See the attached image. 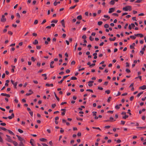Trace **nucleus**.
Returning a JSON list of instances; mask_svg holds the SVG:
<instances>
[{
    "label": "nucleus",
    "mask_w": 146,
    "mask_h": 146,
    "mask_svg": "<svg viewBox=\"0 0 146 146\" xmlns=\"http://www.w3.org/2000/svg\"><path fill=\"white\" fill-rule=\"evenodd\" d=\"M77 79V78L75 77H72L71 78V79L72 80H76Z\"/></svg>",
    "instance_id": "bb28decb"
},
{
    "label": "nucleus",
    "mask_w": 146,
    "mask_h": 146,
    "mask_svg": "<svg viewBox=\"0 0 146 146\" xmlns=\"http://www.w3.org/2000/svg\"><path fill=\"white\" fill-rule=\"evenodd\" d=\"M24 144L23 142H20V143L19 145V146H23Z\"/></svg>",
    "instance_id": "c03bdc74"
},
{
    "label": "nucleus",
    "mask_w": 146,
    "mask_h": 146,
    "mask_svg": "<svg viewBox=\"0 0 146 146\" xmlns=\"http://www.w3.org/2000/svg\"><path fill=\"white\" fill-rule=\"evenodd\" d=\"M130 38L133 40L135 39L136 38L135 36H130Z\"/></svg>",
    "instance_id": "c85d7f7f"
},
{
    "label": "nucleus",
    "mask_w": 146,
    "mask_h": 146,
    "mask_svg": "<svg viewBox=\"0 0 146 146\" xmlns=\"http://www.w3.org/2000/svg\"><path fill=\"white\" fill-rule=\"evenodd\" d=\"M105 92L107 94H109L110 93V91L109 90H107L105 91Z\"/></svg>",
    "instance_id": "72a5a7b5"
},
{
    "label": "nucleus",
    "mask_w": 146,
    "mask_h": 146,
    "mask_svg": "<svg viewBox=\"0 0 146 146\" xmlns=\"http://www.w3.org/2000/svg\"><path fill=\"white\" fill-rule=\"evenodd\" d=\"M95 64H91V65H90V66L91 68L92 67L94 66H95Z\"/></svg>",
    "instance_id": "0e129e2a"
},
{
    "label": "nucleus",
    "mask_w": 146,
    "mask_h": 146,
    "mask_svg": "<svg viewBox=\"0 0 146 146\" xmlns=\"http://www.w3.org/2000/svg\"><path fill=\"white\" fill-rule=\"evenodd\" d=\"M103 23V22L102 21H100L98 22V24L99 25H101Z\"/></svg>",
    "instance_id": "cd10ccee"
},
{
    "label": "nucleus",
    "mask_w": 146,
    "mask_h": 146,
    "mask_svg": "<svg viewBox=\"0 0 146 146\" xmlns=\"http://www.w3.org/2000/svg\"><path fill=\"white\" fill-rule=\"evenodd\" d=\"M86 91H89V92H90L92 93H93V90H91V89H87L86 90Z\"/></svg>",
    "instance_id": "49530a36"
},
{
    "label": "nucleus",
    "mask_w": 146,
    "mask_h": 146,
    "mask_svg": "<svg viewBox=\"0 0 146 146\" xmlns=\"http://www.w3.org/2000/svg\"><path fill=\"white\" fill-rule=\"evenodd\" d=\"M29 92H30L29 93H27L26 94V96H28L31 95L33 93V92L31 90H29Z\"/></svg>",
    "instance_id": "9b49d317"
},
{
    "label": "nucleus",
    "mask_w": 146,
    "mask_h": 146,
    "mask_svg": "<svg viewBox=\"0 0 146 146\" xmlns=\"http://www.w3.org/2000/svg\"><path fill=\"white\" fill-rule=\"evenodd\" d=\"M97 113V112L96 111H93L92 112V113H93V115L94 116H95L96 115V113Z\"/></svg>",
    "instance_id": "8fccbe9b"
},
{
    "label": "nucleus",
    "mask_w": 146,
    "mask_h": 146,
    "mask_svg": "<svg viewBox=\"0 0 146 146\" xmlns=\"http://www.w3.org/2000/svg\"><path fill=\"white\" fill-rule=\"evenodd\" d=\"M1 129H2V130H3L4 131H7V130H8L7 129H6V128H4V127L1 128Z\"/></svg>",
    "instance_id": "603ef678"
},
{
    "label": "nucleus",
    "mask_w": 146,
    "mask_h": 146,
    "mask_svg": "<svg viewBox=\"0 0 146 146\" xmlns=\"http://www.w3.org/2000/svg\"><path fill=\"white\" fill-rule=\"evenodd\" d=\"M109 39L110 41H114L116 39V37H114L113 38H110Z\"/></svg>",
    "instance_id": "a211bd4d"
},
{
    "label": "nucleus",
    "mask_w": 146,
    "mask_h": 146,
    "mask_svg": "<svg viewBox=\"0 0 146 146\" xmlns=\"http://www.w3.org/2000/svg\"><path fill=\"white\" fill-rule=\"evenodd\" d=\"M16 136L17 137L19 140L21 141V142H25V140L24 139L19 135H17Z\"/></svg>",
    "instance_id": "f03ea898"
},
{
    "label": "nucleus",
    "mask_w": 146,
    "mask_h": 146,
    "mask_svg": "<svg viewBox=\"0 0 146 146\" xmlns=\"http://www.w3.org/2000/svg\"><path fill=\"white\" fill-rule=\"evenodd\" d=\"M111 98V97H109L108 99L107 102H110V99Z\"/></svg>",
    "instance_id": "09e8293b"
},
{
    "label": "nucleus",
    "mask_w": 146,
    "mask_h": 146,
    "mask_svg": "<svg viewBox=\"0 0 146 146\" xmlns=\"http://www.w3.org/2000/svg\"><path fill=\"white\" fill-rule=\"evenodd\" d=\"M104 17L105 18H108V19H109L110 18V17H109L106 15H104Z\"/></svg>",
    "instance_id": "6e6d98bb"
},
{
    "label": "nucleus",
    "mask_w": 146,
    "mask_h": 146,
    "mask_svg": "<svg viewBox=\"0 0 146 146\" xmlns=\"http://www.w3.org/2000/svg\"><path fill=\"white\" fill-rule=\"evenodd\" d=\"M0 125H1L4 126L6 125V124L5 123H0Z\"/></svg>",
    "instance_id": "a18cd8bd"
},
{
    "label": "nucleus",
    "mask_w": 146,
    "mask_h": 146,
    "mask_svg": "<svg viewBox=\"0 0 146 146\" xmlns=\"http://www.w3.org/2000/svg\"><path fill=\"white\" fill-rule=\"evenodd\" d=\"M118 0H111L110 2V3L111 5H113L115 3V1L117 2Z\"/></svg>",
    "instance_id": "423d86ee"
},
{
    "label": "nucleus",
    "mask_w": 146,
    "mask_h": 146,
    "mask_svg": "<svg viewBox=\"0 0 146 146\" xmlns=\"http://www.w3.org/2000/svg\"><path fill=\"white\" fill-rule=\"evenodd\" d=\"M125 121H121V123L122 125H123L125 124Z\"/></svg>",
    "instance_id": "052dcab7"
},
{
    "label": "nucleus",
    "mask_w": 146,
    "mask_h": 146,
    "mask_svg": "<svg viewBox=\"0 0 146 146\" xmlns=\"http://www.w3.org/2000/svg\"><path fill=\"white\" fill-rule=\"evenodd\" d=\"M126 71L127 73H129L131 72L130 70L129 69H126Z\"/></svg>",
    "instance_id": "473e14b6"
},
{
    "label": "nucleus",
    "mask_w": 146,
    "mask_h": 146,
    "mask_svg": "<svg viewBox=\"0 0 146 146\" xmlns=\"http://www.w3.org/2000/svg\"><path fill=\"white\" fill-rule=\"evenodd\" d=\"M54 61H52L50 63V66L51 68H53L54 67V66L52 65L54 64Z\"/></svg>",
    "instance_id": "4468645a"
},
{
    "label": "nucleus",
    "mask_w": 146,
    "mask_h": 146,
    "mask_svg": "<svg viewBox=\"0 0 146 146\" xmlns=\"http://www.w3.org/2000/svg\"><path fill=\"white\" fill-rule=\"evenodd\" d=\"M34 142V140L32 139H31L30 141V143L31 144V145L33 146H35V145L33 143Z\"/></svg>",
    "instance_id": "ddd939ff"
},
{
    "label": "nucleus",
    "mask_w": 146,
    "mask_h": 146,
    "mask_svg": "<svg viewBox=\"0 0 146 146\" xmlns=\"http://www.w3.org/2000/svg\"><path fill=\"white\" fill-rule=\"evenodd\" d=\"M16 16L19 18H20V15L19 13H17L16 14Z\"/></svg>",
    "instance_id": "a19ab883"
},
{
    "label": "nucleus",
    "mask_w": 146,
    "mask_h": 146,
    "mask_svg": "<svg viewBox=\"0 0 146 146\" xmlns=\"http://www.w3.org/2000/svg\"><path fill=\"white\" fill-rule=\"evenodd\" d=\"M29 113H30V114L32 116V117H33V112H32V111H30L29 112Z\"/></svg>",
    "instance_id": "79ce46f5"
},
{
    "label": "nucleus",
    "mask_w": 146,
    "mask_h": 146,
    "mask_svg": "<svg viewBox=\"0 0 146 146\" xmlns=\"http://www.w3.org/2000/svg\"><path fill=\"white\" fill-rule=\"evenodd\" d=\"M123 10L125 11H127L128 10L130 11L131 10V7L130 6H127L123 7Z\"/></svg>",
    "instance_id": "f257e3e1"
},
{
    "label": "nucleus",
    "mask_w": 146,
    "mask_h": 146,
    "mask_svg": "<svg viewBox=\"0 0 146 146\" xmlns=\"http://www.w3.org/2000/svg\"><path fill=\"white\" fill-rule=\"evenodd\" d=\"M18 131L21 133H23V131L20 129H18Z\"/></svg>",
    "instance_id": "7c9ffc66"
},
{
    "label": "nucleus",
    "mask_w": 146,
    "mask_h": 146,
    "mask_svg": "<svg viewBox=\"0 0 146 146\" xmlns=\"http://www.w3.org/2000/svg\"><path fill=\"white\" fill-rule=\"evenodd\" d=\"M46 86H48V87L50 86L52 87L53 86V84H49L48 83H47L46 84Z\"/></svg>",
    "instance_id": "6ab92c4d"
},
{
    "label": "nucleus",
    "mask_w": 146,
    "mask_h": 146,
    "mask_svg": "<svg viewBox=\"0 0 146 146\" xmlns=\"http://www.w3.org/2000/svg\"><path fill=\"white\" fill-rule=\"evenodd\" d=\"M46 22V19H44L43 21L41 23V24L42 25L44 23H45Z\"/></svg>",
    "instance_id": "864d4df0"
},
{
    "label": "nucleus",
    "mask_w": 146,
    "mask_h": 146,
    "mask_svg": "<svg viewBox=\"0 0 146 146\" xmlns=\"http://www.w3.org/2000/svg\"><path fill=\"white\" fill-rule=\"evenodd\" d=\"M38 42L37 40H35V41L33 42V44H38Z\"/></svg>",
    "instance_id": "aec40b11"
},
{
    "label": "nucleus",
    "mask_w": 146,
    "mask_h": 146,
    "mask_svg": "<svg viewBox=\"0 0 146 146\" xmlns=\"http://www.w3.org/2000/svg\"><path fill=\"white\" fill-rule=\"evenodd\" d=\"M11 143H13V144L15 146H17L18 145V143L15 141H12V142Z\"/></svg>",
    "instance_id": "f3484780"
},
{
    "label": "nucleus",
    "mask_w": 146,
    "mask_h": 146,
    "mask_svg": "<svg viewBox=\"0 0 146 146\" xmlns=\"http://www.w3.org/2000/svg\"><path fill=\"white\" fill-rule=\"evenodd\" d=\"M41 46H36V48L37 49H39L41 48Z\"/></svg>",
    "instance_id": "de8ad7c7"
},
{
    "label": "nucleus",
    "mask_w": 146,
    "mask_h": 146,
    "mask_svg": "<svg viewBox=\"0 0 146 146\" xmlns=\"http://www.w3.org/2000/svg\"><path fill=\"white\" fill-rule=\"evenodd\" d=\"M86 36L85 35H83L82 36V38L83 39H86Z\"/></svg>",
    "instance_id": "e2e57ef3"
},
{
    "label": "nucleus",
    "mask_w": 146,
    "mask_h": 146,
    "mask_svg": "<svg viewBox=\"0 0 146 146\" xmlns=\"http://www.w3.org/2000/svg\"><path fill=\"white\" fill-rule=\"evenodd\" d=\"M135 36H139L140 37H143V35L142 34L140 33L135 34Z\"/></svg>",
    "instance_id": "2eb2a0df"
},
{
    "label": "nucleus",
    "mask_w": 146,
    "mask_h": 146,
    "mask_svg": "<svg viewBox=\"0 0 146 146\" xmlns=\"http://www.w3.org/2000/svg\"><path fill=\"white\" fill-rule=\"evenodd\" d=\"M58 22V21L57 20H53L51 22V23H57Z\"/></svg>",
    "instance_id": "a878e982"
},
{
    "label": "nucleus",
    "mask_w": 146,
    "mask_h": 146,
    "mask_svg": "<svg viewBox=\"0 0 146 146\" xmlns=\"http://www.w3.org/2000/svg\"><path fill=\"white\" fill-rule=\"evenodd\" d=\"M115 9L113 8H111L109 9V13H111L114 11Z\"/></svg>",
    "instance_id": "0eeeda50"
},
{
    "label": "nucleus",
    "mask_w": 146,
    "mask_h": 146,
    "mask_svg": "<svg viewBox=\"0 0 146 146\" xmlns=\"http://www.w3.org/2000/svg\"><path fill=\"white\" fill-rule=\"evenodd\" d=\"M89 39L91 41H92L94 40V38H92V37L90 36Z\"/></svg>",
    "instance_id": "58836bf2"
},
{
    "label": "nucleus",
    "mask_w": 146,
    "mask_h": 146,
    "mask_svg": "<svg viewBox=\"0 0 146 146\" xmlns=\"http://www.w3.org/2000/svg\"><path fill=\"white\" fill-rule=\"evenodd\" d=\"M131 25L132 28H134L135 27V25L133 23H131Z\"/></svg>",
    "instance_id": "5fc2aeb1"
},
{
    "label": "nucleus",
    "mask_w": 146,
    "mask_h": 146,
    "mask_svg": "<svg viewBox=\"0 0 146 146\" xmlns=\"http://www.w3.org/2000/svg\"><path fill=\"white\" fill-rule=\"evenodd\" d=\"M1 95L3 96H6L8 97H10V96L9 94H5L3 93H2L1 94Z\"/></svg>",
    "instance_id": "9d476101"
},
{
    "label": "nucleus",
    "mask_w": 146,
    "mask_h": 146,
    "mask_svg": "<svg viewBox=\"0 0 146 146\" xmlns=\"http://www.w3.org/2000/svg\"><path fill=\"white\" fill-rule=\"evenodd\" d=\"M139 89L142 90H144L146 89V86L144 85L142 86H141L139 87Z\"/></svg>",
    "instance_id": "1a4fd4ad"
},
{
    "label": "nucleus",
    "mask_w": 146,
    "mask_h": 146,
    "mask_svg": "<svg viewBox=\"0 0 146 146\" xmlns=\"http://www.w3.org/2000/svg\"><path fill=\"white\" fill-rule=\"evenodd\" d=\"M38 23V21L37 20H36L34 22V24L35 25L37 24Z\"/></svg>",
    "instance_id": "37998d69"
},
{
    "label": "nucleus",
    "mask_w": 146,
    "mask_h": 146,
    "mask_svg": "<svg viewBox=\"0 0 146 146\" xmlns=\"http://www.w3.org/2000/svg\"><path fill=\"white\" fill-rule=\"evenodd\" d=\"M92 128L93 129H99L100 130H101V129H100V128L99 127H92Z\"/></svg>",
    "instance_id": "4c0bfd02"
},
{
    "label": "nucleus",
    "mask_w": 146,
    "mask_h": 146,
    "mask_svg": "<svg viewBox=\"0 0 146 146\" xmlns=\"http://www.w3.org/2000/svg\"><path fill=\"white\" fill-rule=\"evenodd\" d=\"M128 117V115H125L123 117V118L124 119H126Z\"/></svg>",
    "instance_id": "c9c22d12"
},
{
    "label": "nucleus",
    "mask_w": 146,
    "mask_h": 146,
    "mask_svg": "<svg viewBox=\"0 0 146 146\" xmlns=\"http://www.w3.org/2000/svg\"><path fill=\"white\" fill-rule=\"evenodd\" d=\"M137 128L139 129H144L146 128V127H137Z\"/></svg>",
    "instance_id": "c756f323"
},
{
    "label": "nucleus",
    "mask_w": 146,
    "mask_h": 146,
    "mask_svg": "<svg viewBox=\"0 0 146 146\" xmlns=\"http://www.w3.org/2000/svg\"><path fill=\"white\" fill-rule=\"evenodd\" d=\"M117 143H119L121 142V140H120V139H118L117 141Z\"/></svg>",
    "instance_id": "774afa93"
},
{
    "label": "nucleus",
    "mask_w": 146,
    "mask_h": 146,
    "mask_svg": "<svg viewBox=\"0 0 146 146\" xmlns=\"http://www.w3.org/2000/svg\"><path fill=\"white\" fill-rule=\"evenodd\" d=\"M77 18L78 19V20H81L82 19V16L81 15H79L77 17Z\"/></svg>",
    "instance_id": "4be33fe9"
},
{
    "label": "nucleus",
    "mask_w": 146,
    "mask_h": 146,
    "mask_svg": "<svg viewBox=\"0 0 146 146\" xmlns=\"http://www.w3.org/2000/svg\"><path fill=\"white\" fill-rule=\"evenodd\" d=\"M31 60L32 61L34 62L35 61V59L34 58V57H32L31 58Z\"/></svg>",
    "instance_id": "13d9d810"
},
{
    "label": "nucleus",
    "mask_w": 146,
    "mask_h": 146,
    "mask_svg": "<svg viewBox=\"0 0 146 146\" xmlns=\"http://www.w3.org/2000/svg\"><path fill=\"white\" fill-rule=\"evenodd\" d=\"M14 101H15V102L16 103H17L18 102V100L17 99V98H16L15 99V100H14Z\"/></svg>",
    "instance_id": "4d7b16f0"
},
{
    "label": "nucleus",
    "mask_w": 146,
    "mask_h": 146,
    "mask_svg": "<svg viewBox=\"0 0 146 146\" xmlns=\"http://www.w3.org/2000/svg\"><path fill=\"white\" fill-rule=\"evenodd\" d=\"M109 26L108 24H105L104 25V27L105 28H108Z\"/></svg>",
    "instance_id": "f704fd0d"
},
{
    "label": "nucleus",
    "mask_w": 146,
    "mask_h": 146,
    "mask_svg": "<svg viewBox=\"0 0 146 146\" xmlns=\"http://www.w3.org/2000/svg\"><path fill=\"white\" fill-rule=\"evenodd\" d=\"M6 140L9 142H12L13 140L11 139V137H9L8 138L6 139Z\"/></svg>",
    "instance_id": "6e6552de"
},
{
    "label": "nucleus",
    "mask_w": 146,
    "mask_h": 146,
    "mask_svg": "<svg viewBox=\"0 0 146 146\" xmlns=\"http://www.w3.org/2000/svg\"><path fill=\"white\" fill-rule=\"evenodd\" d=\"M1 20L2 22H5L6 21V19L5 18V15H2Z\"/></svg>",
    "instance_id": "20e7f679"
},
{
    "label": "nucleus",
    "mask_w": 146,
    "mask_h": 146,
    "mask_svg": "<svg viewBox=\"0 0 146 146\" xmlns=\"http://www.w3.org/2000/svg\"><path fill=\"white\" fill-rule=\"evenodd\" d=\"M93 81H90L88 82V86H92V83H93Z\"/></svg>",
    "instance_id": "dca6fc26"
},
{
    "label": "nucleus",
    "mask_w": 146,
    "mask_h": 146,
    "mask_svg": "<svg viewBox=\"0 0 146 146\" xmlns=\"http://www.w3.org/2000/svg\"><path fill=\"white\" fill-rule=\"evenodd\" d=\"M11 82L12 83V84L14 85L15 88H17V82H16L15 83H14V81L12 80H11Z\"/></svg>",
    "instance_id": "39448f33"
},
{
    "label": "nucleus",
    "mask_w": 146,
    "mask_h": 146,
    "mask_svg": "<svg viewBox=\"0 0 146 146\" xmlns=\"http://www.w3.org/2000/svg\"><path fill=\"white\" fill-rule=\"evenodd\" d=\"M75 64V62L74 61H72L71 62V64L74 65Z\"/></svg>",
    "instance_id": "bf43d9fd"
},
{
    "label": "nucleus",
    "mask_w": 146,
    "mask_h": 146,
    "mask_svg": "<svg viewBox=\"0 0 146 146\" xmlns=\"http://www.w3.org/2000/svg\"><path fill=\"white\" fill-rule=\"evenodd\" d=\"M115 108L116 109H119V107L118 105H117L115 107Z\"/></svg>",
    "instance_id": "3c124183"
},
{
    "label": "nucleus",
    "mask_w": 146,
    "mask_h": 146,
    "mask_svg": "<svg viewBox=\"0 0 146 146\" xmlns=\"http://www.w3.org/2000/svg\"><path fill=\"white\" fill-rule=\"evenodd\" d=\"M54 6H56L57 5V2H56V1H55L54 3Z\"/></svg>",
    "instance_id": "338daca9"
},
{
    "label": "nucleus",
    "mask_w": 146,
    "mask_h": 146,
    "mask_svg": "<svg viewBox=\"0 0 146 146\" xmlns=\"http://www.w3.org/2000/svg\"><path fill=\"white\" fill-rule=\"evenodd\" d=\"M56 105L55 104H53L52 105V108H54L56 106Z\"/></svg>",
    "instance_id": "ea45409f"
},
{
    "label": "nucleus",
    "mask_w": 146,
    "mask_h": 146,
    "mask_svg": "<svg viewBox=\"0 0 146 146\" xmlns=\"http://www.w3.org/2000/svg\"><path fill=\"white\" fill-rule=\"evenodd\" d=\"M77 120H80V121H82L83 120V119H82V118H77Z\"/></svg>",
    "instance_id": "680f3d73"
},
{
    "label": "nucleus",
    "mask_w": 146,
    "mask_h": 146,
    "mask_svg": "<svg viewBox=\"0 0 146 146\" xmlns=\"http://www.w3.org/2000/svg\"><path fill=\"white\" fill-rule=\"evenodd\" d=\"M40 140L42 141L45 142L47 140L45 139L42 138L40 139Z\"/></svg>",
    "instance_id": "412c9836"
},
{
    "label": "nucleus",
    "mask_w": 146,
    "mask_h": 146,
    "mask_svg": "<svg viewBox=\"0 0 146 146\" xmlns=\"http://www.w3.org/2000/svg\"><path fill=\"white\" fill-rule=\"evenodd\" d=\"M7 131L9 132V133H10V134L13 135H14V133L11 131L9 130H8Z\"/></svg>",
    "instance_id": "393cba45"
},
{
    "label": "nucleus",
    "mask_w": 146,
    "mask_h": 146,
    "mask_svg": "<svg viewBox=\"0 0 146 146\" xmlns=\"http://www.w3.org/2000/svg\"><path fill=\"white\" fill-rule=\"evenodd\" d=\"M77 45H78L77 43H76V44H75V46H74V51H75L76 50V47H77Z\"/></svg>",
    "instance_id": "b1692460"
},
{
    "label": "nucleus",
    "mask_w": 146,
    "mask_h": 146,
    "mask_svg": "<svg viewBox=\"0 0 146 146\" xmlns=\"http://www.w3.org/2000/svg\"><path fill=\"white\" fill-rule=\"evenodd\" d=\"M143 92H140L139 93V94H137V97H139L140 96L143 94Z\"/></svg>",
    "instance_id": "2f4dec72"
},
{
    "label": "nucleus",
    "mask_w": 146,
    "mask_h": 146,
    "mask_svg": "<svg viewBox=\"0 0 146 146\" xmlns=\"http://www.w3.org/2000/svg\"><path fill=\"white\" fill-rule=\"evenodd\" d=\"M76 6V5H75L73 6H71L70 7V9H74L75 7Z\"/></svg>",
    "instance_id": "e433bc0d"
},
{
    "label": "nucleus",
    "mask_w": 146,
    "mask_h": 146,
    "mask_svg": "<svg viewBox=\"0 0 146 146\" xmlns=\"http://www.w3.org/2000/svg\"><path fill=\"white\" fill-rule=\"evenodd\" d=\"M12 68L11 69V71L12 72H14V69L15 68V66H12Z\"/></svg>",
    "instance_id": "5701e85b"
},
{
    "label": "nucleus",
    "mask_w": 146,
    "mask_h": 146,
    "mask_svg": "<svg viewBox=\"0 0 146 146\" xmlns=\"http://www.w3.org/2000/svg\"><path fill=\"white\" fill-rule=\"evenodd\" d=\"M69 76V75H67V76H64L63 77V78L62 79V80H61L59 82H58V83L59 84H61L63 81H64V80L66 78H67V77H68V76Z\"/></svg>",
    "instance_id": "7ed1b4c3"
},
{
    "label": "nucleus",
    "mask_w": 146,
    "mask_h": 146,
    "mask_svg": "<svg viewBox=\"0 0 146 146\" xmlns=\"http://www.w3.org/2000/svg\"><path fill=\"white\" fill-rule=\"evenodd\" d=\"M113 111H108V113H113Z\"/></svg>",
    "instance_id": "69168bd1"
},
{
    "label": "nucleus",
    "mask_w": 146,
    "mask_h": 146,
    "mask_svg": "<svg viewBox=\"0 0 146 146\" xmlns=\"http://www.w3.org/2000/svg\"><path fill=\"white\" fill-rule=\"evenodd\" d=\"M14 117V114L13 113H12L11 114V116H9L8 117H7L9 119H11L13 118Z\"/></svg>",
    "instance_id": "f8f14e48"
}]
</instances>
